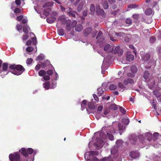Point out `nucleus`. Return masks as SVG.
<instances>
[{"label":"nucleus","mask_w":161,"mask_h":161,"mask_svg":"<svg viewBox=\"0 0 161 161\" xmlns=\"http://www.w3.org/2000/svg\"><path fill=\"white\" fill-rule=\"evenodd\" d=\"M9 68L13 70L11 71L12 74L17 75H21L25 70L24 67L20 64H11L9 66Z\"/></svg>","instance_id":"nucleus-1"},{"label":"nucleus","mask_w":161,"mask_h":161,"mask_svg":"<svg viewBox=\"0 0 161 161\" xmlns=\"http://www.w3.org/2000/svg\"><path fill=\"white\" fill-rule=\"evenodd\" d=\"M19 152H21L23 156L25 157H27L28 154H31L34 153V154L35 155L36 153V151H34L32 148H28L27 149L22 148L19 150Z\"/></svg>","instance_id":"nucleus-2"},{"label":"nucleus","mask_w":161,"mask_h":161,"mask_svg":"<svg viewBox=\"0 0 161 161\" xmlns=\"http://www.w3.org/2000/svg\"><path fill=\"white\" fill-rule=\"evenodd\" d=\"M88 153L89 156V158L87 159H91V161H99L98 158L94 156V155H97L99 154V152L97 151H90L88 153H86L85 155V158H86V155Z\"/></svg>","instance_id":"nucleus-3"},{"label":"nucleus","mask_w":161,"mask_h":161,"mask_svg":"<svg viewBox=\"0 0 161 161\" xmlns=\"http://www.w3.org/2000/svg\"><path fill=\"white\" fill-rule=\"evenodd\" d=\"M9 158L11 161H22V158H20V154L18 152L10 154Z\"/></svg>","instance_id":"nucleus-4"},{"label":"nucleus","mask_w":161,"mask_h":161,"mask_svg":"<svg viewBox=\"0 0 161 161\" xmlns=\"http://www.w3.org/2000/svg\"><path fill=\"white\" fill-rule=\"evenodd\" d=\"M140 55L143 61L147 62L151 58V54L149 53H145L143 52H140Z\"/></svg>","instance_id":"nucleus-5"},{"label":"nucleus","mask_w":161,"mask_h":161,"mask_svg":"<svg viewBox=\"0 0 161 161\" xmlns=\"http://www.w3.org/2000/svg\"><path fill=\"white\" fill-rule=\"evenodd\" d=\"M107 161H121V158L119 157L118 156L115 155V156H111L108 157Z\"/></svg>","instance_id":"nucleus-6"},{"label":"nucleus","mask_w":161,"mask_h":161,"mask_svg":"<svg viewBox=\"0 0 161 161\" xmlns=\"http://www.w3.org/2000/svg\"><path fill=\"white\" fill-rule=\"evenodd\" d=\"M114 53L115 54H118L119 56L122 55L123 54V50L120 48V47H116L114 49Z\"/></svg>","instance_id":"nucleus-7"},{"label":"nucleus","mask_w":161,"mask_h":161,"mask_svg":"<svg viewBox=\"0 0 161 161\" xmlns=\"http://www.w3.org/2000/svg\"><path fill=\"white\" fill-rule=\"evenodd\" d=\"M131 70L132 73H128L127 75L129 77H133L135 75V73L137 72V69L135 67L133 66L131 68Z\"/></svg>","instance_id":"nucleus-8"},{"label":"nucleus","mask_w":161,"mask_h":161,"mask_svg":"<svg viewBox=\"0 0 161 161\" xmlns=\"http://www.w3.org/2000/svg\"><path fill=\"white\" fill-rule=\"evenodd\" d=\"M66 12L69 16L75 18V14H77L76 12L72 10L70 8L68 9Z\"/></svg>","instance_id":"nucleus-9"},{"label":"nucleus","mask_w":161,"mask_h":161,"mask_svg":"<svg viewBox=\"0 0 161 161\" xmlns=\"http://www.w3.org/2000/svg\"><path fill=\"white\" fill-rule=\"evenodd\" d=\"M58 20L59 21L61 24L65 25L68 21H67L64 16H61L59 17L58 19Z\"/></svg>","instance_id":"nucleus-10"},{"label":"nucleus","mask_w":161,"mask_h":161,"mask_svg":"<svg viewBox=\"0 0 161 161\" xmlns=\"http://www.w3.org/2000/svg\"><path fill=\"white\" fill-rule=\"evenodd\" d=\"M92 32V29L90 27H88L85 29L83 32L84 35L86 36H87Z\"/></svg>","instance_id":"nucleus-11"},{"label":"nucleus","mask_w":161,"mask_h":161,"mask_svg":"<svg viewBox=\"0 0 161 161\" xmlns=\"http://www.w3.org/2000/svg\"><path fill=\"white\" fill-rule=\"evenodd\" d=\"M139 156V154L138 152H131L130 154V156L131 158H136L138 157Z\"/></svg>","instance_id":"nucleus-12"},{"label":"nucleus","mask_w":161,"mask_h":161,"mask_svg":"<svg viewBox=\"0 0 161 161\" xmlns=\"http://www.w3.org/2000/svg\"><path fill=\"white\" fill-rule=\"evenodd\" d=\"M134 82V80L131 78H128L125 80L123 83L125 85H127L129 84H132Z\"/></svg>","instance_id":"nucleus-13"},{"label":"nucleus","mask_w":161,"mask_h":161,"mask_svg":"<svg viewBox=\"0 0 161 161\" xmlns=\"http://www.w3.org/2000/svg\"><path fill=\"white\" fill-rule=\"evenodd\" d=\"M145 137L147 139V141L150 142L152 140L153 135L152 134L149 132H147L145 135Z\"/></svg>","instance_id":"nucleus-14"},{"label":"nucleus","mask_w":161,"mask_h":161,"mask_svg":"<svg viewBox=\"0 0 161 161\" xmlns=\"http://www.w3.org/2000/svg\"><path fill=\"white\" fill-rule=\"evenodd\" d=\"M83 29V26L81 24H78L75 26V30L78 32H80Z\"/></svg>","instance_id":"nucleus-15"},{"label":"nucleus","mask_w":161,"mask_h":161,"mask_svg":"<svg viewBox=\"0 0 161 161\" xmlns=\"http://www.w3.org/2000/svg\"><path fill=\"white\" fill-rule=\"evenodd\" d=\"M66 24V31H70L71 29L72 26L71 25V22L70 21H68Z\"/></svg>","instance_id":"nucleus-16"},{"label":"nucleus","mask_w":161,"mask_h":161,"mask_svg":"<svg viewBox=\"0 0 161 161\" xmlns=\"http://www.w3.org/2000/svg\"><path fill=\"white\" fill-rule=\"evenodd\" d=\"M118 151V148L117 147L114 146L113 147L111 150V154L115 155L116 154Z\"/></svg>","instance_id":"nucleus-17"},{"label":"nucleus","mask_w":161,"mask_h":161,"mask_svg":"<svg viewBox=\"0 0 161 161\" xmlns=\"http://www.w3.org/2000/svg\"><path fill=\"white\" fill-rule=\"evenodd\" d=\"M56 19V18L53 17H49L47 19V21L48 23L52 24L54 22Z\"/></svg>","instance_id":"nucleus-18"},{"label":"nucleus","mask_w":161,"mask_h":161,"mask_svg":"<svg viewBox=\"0 0 161 161\" xmlns=\"http://www.w3.org/2000/svg\"><path fill=\"white\" fill-rule=\"evenodd\" d=\"M136 139V137L135 136L133 135L131 136L130 138V142L133 144H135Z\"/></svg>","instance_id":"nucleus-19"},{"label":"nucleus","mask_w":161,"mask_h":161,"mask_svg":"<svg viewBox=\"0 0 161 161\" xmlns=\"http://www.w3.org/2000/svg\"><path fill=\"white\" fill-rule=\"evenodd\" d=\"M51 11V9L50 8H48L46 9H44L43 10L44 14L46 16H48L49 15Z\"/></svg>","instance_id":"nucleus-20"},{"label":"nucleus","mask_w":161,"mask_h":161,"mask_svg":"<svg viewBox=\"0 0 161 161\" xmlns=\"http://www.w3.org/2000/svg\"><path fill=\"white\" fill-rule=\"evenodd\" d=\"M96 12L97 13H99L101 15H103L104 11L103 9L100 8L99 6L97 7L96 8Z\"/></svg>","instance_id":"nucleus-21"},{"label":"nucleus","mask_w":161,"mask_h":161,"mask_svg":"<svg viewBox=\"0 0 161 161\" xmlns=\"http://www.w3.org/2000/svg\"><path fill=\"white\" fill-rule=\"evenodd\" d=\"M123 143V142L121 140H117L116 142V146H115L117 147L118 148L121 147Z\"/></svg>","instance_id":"nucleus-22"},{"label":"nucleus","mask_w":161,"mask_h":161,"mask_svg":"<svg viewBox=\"0 0 161 161\" xmlns=\"http://www.w3.org/2000/svg\"><path fill=\"white\" fill-rule=\"evenodd\" d=\"M28 28L29 29L30 28L28 27V26L27 24L24 25L23 27V31L26 34H28L29 32L28 30Z\"/></svg>","instance_id":"nucleus-23"},{"label":"nucleus","mask_w":161,"mask_h":161,"mask_svg":"<svg viewBox=\"0 0 161 161\" xmlns=\"http://www.w3.org/2000/svg\"><path fill=\"white\" fill-rule=\"evenodd\" d=\"M134 56L132 54H129L127 55L126 59L129 62L132 61L134 59Z\"/></svg>","instance_id":"nucleus-24"},{"label":"nucleus","mask_w":161,"mask_h":161,"mask_svg":"<svg viewBox=\"0 0 161 161\" xmlns=\"http://www.w3.org/2000/svg\"><path fill=\"white\" fill-rule=\"evenodd\" d=\"M138 138L139 139L140 141L142 143H143L146 138H145L143 135H140L138 136Z\"/></svg>","instance_id":"nucleus-25"},{"label":"nucleus","mask_w":161,"mask_h":161,"mask_svg":"<svg viewBox=\"0 0 161 161\" xmlns=\"http://www.w3.org/2000/svg\"><path fill=\"white\" fill-rule=\"evenodd\" d=\"M108 132L111 133H115V130L112 127H107L106 129Z\"/></svg>","instance_id":"nucleus-26"},{"label":"nucleus","mask_w":161,"mask_h":161,"mask_svg":"<svg viewBox=\"0 0 161 161\" xmlns=\"http://www.w3.org/2000/svg\"><path fill=\"white\" fill-rule=\"evenodd\" d=\"M145 13L147 15H151L152 14V9L150 8L147 9L145 10Z\"/></svg>","instance_id":"nucleus-27"},{"label":"nucleus","mask_w":161,"mask_h":161,"mask_svg":"<svg viewBox=\"0 0 161 161\" xmlns=\"http://www.w3.org/2000/svg\"><path fill=\"white\" fill-rule=\"evenodd\" d=\"M149 75L150 73L148 71H145L144 73L143 77L145 80H147L148 78Z\"/></svg>","instance_id":"nucleus-28"},{"label":"nucleus","mask_w":161,"mask_h":161,"mask_svg":"<svg viewBox=\"0 0 161 161\" xmlns=\"http://www.w3.org/2000/svg\"><path fill=\"white\" fill-rule=\"evenodd\" d=\"M115 35L117 36L121 37L122 38L125 37L126 36V34L123 32H115Z\"/></svg>","instance_id":"nucleus-29"},{"label":"nucleus","mask_w":161,"mask_h":161,"mask_svg":"<svg viewBox=\"0 0 161 161\" xmlns=\"http://www.w3.org/2000/svg\"><path fill=\"white\" fill-rule=\"evenodd\" d=\"M44 87L47 90L49 89L50 88V83L48 81L46 82L43 85Z\"/></svg>","instance_id":"nucleus-30"},{"label":"nucleus","mask_w":161,"mask_h":161,"mask_svg":"<svg viewBox=\"0 0 161 161\" xmlns=\"http://www.w3.org/2000/svg\"><path fill=\"white\" fill-rule=\"evenodd\" d=\"M109 108L113 110H116L118 109L117 105L115 104H111L109 106Z\"/></svg>","instance_id":"nucleus-31"},{"label":"nucleus","mask_w":161,"mask_h":161,"mask_svg":"<svg viewBox=\"0 0 161 161\" xmlns=\"http://www.w3.org/2000/svg\"><path fill=\"white\" fill-rule=\"evenodd\" d=\"M122 122L125 125H128L129 124L130 121L127 118H124L123 119Z\"/></svg>","instance_id":"nucleus-32"},{"label":"nucleus","mask_w":161,"mask_h":161,"mask_svg":"<svg viewBox=\"0 0 161 161\" xmlns=\"http://www.w3.org/2000/svg\"><path fill=\"white\" fill-rule=\"evenodd\" d=\"M107 137H108L110 140L113 141L114 139V136L108 133V132H106Z\"/></svg>","instance_id":"nucleus-33"},{"label":"nucleus","mask_w":161,"mask_h":161,"mask_svg":"<svg viewBox=\"0 0 161 161\" xmlns=\"http://www.w3.org/2000/svg\"><path fill=\"white\" fill-rule=\"evenodd\" d=\"M103 7L104 9H107L108 7V4L107 1H104L103 4Z\"/></svg>","instance_id":"nucleus-34"},{"label":"nucleus","mask_w":161,"mask_h":161,"mask_svg":"<svg viewBox=\"0 0 161 161\" xmlns=\"http://www.w3.org/2000/svg\"><path fill=\"white\" fill-rule=\"evenodd\" d=\"M46 74V72L44 70H41L38 73L39 75L40 76H43Z\"/></svg>","instance_id":"nucleus-35"},{"label":"nucleus","mask_w":161,"mask_h":161,"mask_svg":"<svg viewBox=\"0 0 161 161\" xmlns=\"http://www.w3.org/2000/svg\"><path fill=\"white\" fill-rule=\"evenodd\" d=\"M97 91L98 92V96H100L101 94L103 93L104 91L103 90V89L102 87H100L98 88Z\"/></svg>","instance_id":"nucleus-36"},{"label":"nucleus","mask_w":161,"mask_h":161,"mask_svg":"<svg viewBox=\"0 0 161 161\" xmlns=\"http://www.w3.org/2000/svg\"><path fill=\"white\" fill-rule=\"evenodd\" d=\"M58 32L59 35L61 36L64 35V31L62 29H60L59 30H58Z\"/></svg>","instance_id":"nucleus-37"},{"label":"nucleus","mask_w":161,"mask_h":161,"mask_svg":"<svg viewBox=\"0 0 161 161\" xmlns=\"http://www.w3.org/2000/svg\"><path fill=\"white\" fill-rule=\"evenodd\" d=\"M158 136V132L154 133L153 134V141H156Z\"/></svg>","instance_id":"nucleus-38"},{"label":"nucleus","mask_w":161,"mask_h":161,"mask_svg":"<svg viewBox=\"0 0 161 161\" xmlns=\"http://www.w3.org/2000/svg\"><path fill=\"white\" fill-rule=\"evenodd\" d=\"M109 89L111 90H114L116 89L117 86L116 85L112 84L109 87Z\"/></svg>","instance_id":"nucleus-39"},{"label":"nucleus","mask_w":161,"mask_h":161,"mask_svg":"<svg viewBox=\"0 0 161 161\" xmlns=\"http://www.w3.org/2000/svg\"><path fill=\"white\" fill-rule=\"evenodd\" d=\"M52 5V4L50 2L44 4L43 6V7L45 8H49Z\"/></svg>","instance_id":"nucleus-40"},{"label":"nucleus","mask_w":161,"mask_h":161,"mask_svg":"<svg viewBox=\"0 0 161 161\" xmlns=\"http://www.w3.org/2000/svg\"><path fill=\"white\" fill-rule=\"evenodd\" d=\"M118 127L119 130H122L125 128L124 125L120 123L118 124Z\"/></svg>","instance_id":"nucleus-41"},{"label":"nucleus","mask_w":161,"mask_h":161,"mask_svg":"<svg viewBox=\"0 0 161 161\" xmlns=\"http://www.w3.org/2000/svg\"><path fill=\"white\" fill-rule=\"evenodd\" d=\"M103 35V33L101 31H99L96 36V38L97 39L99 40V38H101V37Z\"/></svg>","instance_id":"nucleus-42"},{"label":"nucleus","mask_w":161,"mask_h":161,"mask_svg":"<svg viewBox=\"0 0 161 161\" xmlns=\"http://www.w3.org/2000/svg\"><path fill=\"white\" fill-rule=\"evenodd\" d=\"M90 10L92 12H94L95 10V7L94 4H91L90 6Z\"/></svg>","instance_id":"nucleus-43"},{"label":"nucleus","mask_w":161,"mask_h":161,"mask_svg":"<svg viewBox=\"0 0 161 161\" xmlns=\"http://www.w3.org/2000/svg\"><path fill=\"white\" fill-rule=\"evenodd\" d=\"M156 40V39L155 37L154 36H152L150 37L149 41L151 43H154Z\"/></svg>","instance_id":"nucleus-44"},{"label":"nucleus","mask_w":161,"mask_h":161,"mask_svg":"<svg viewBox=\"0 0 161 161\" xmlns=\"http://www.w3.org/2000/svg\"><path fill=\"white\" fill-rule=\"evenodd\" d=\"M88 108L90 109H93L95 108L94 105L91 103H89L88 104Z\"/></svg>","instance_id":"nucleus-45"},{"label":"nucleus","mask_w":161,"mask_h":161,"mask_svg":"<svg viewBox=\"0 0 161 161\" xmlns=\"http://www.w3.org/2000/svg\"><path fill=\"white\" fill-rule=\"evenodd\" d=\"M110 45L109 44H107L106 45L104 48V50L106 51L107 52H108V50H109L110 48Z\"/></svg>","instance_id":"nucleus-46"},{"label":"nucleus","mask_w":161,"mask_h":161,"mask_svg":"<svg viewBox=\"0 0 161 161\" xmlns=\"http://www.w3.org/2000/svg\"><path fill=\"white\" fill-rule=\"evenodd\" d=\"M33 62V59L31 58H28L27 59L26 63L27 65L31 64Z\"/></svg>","instance_id":"nucleus-47"},{"label":"nucleus","mask_w":161,"mask_h":161,"mask_svg":"<svg viewBox=\"0 0 161 161\" xmlns=\"http://www.w3.org/2000/svg\"><path fill=\"white\" fill-rule=\"evenodd\" d=\"M33 47H28L26 48V51L28 52H31L33 51Z\"/></svg>","instance_id":"nucleus-48"},{"label":"nucleus","mask_w":161,"mask_h":161,"mask_svg":"<svg viewBox=\"0 0 161 161\" xmlns=\"http://www.w3.org/2000/svg\"><path fill=\"white\" fill-rule=\"evenodd\" d=\"M125 23L129 25H130L132 23V20L130 18H127L125 19Z\"/></svg>","instance_id":"nucleus-49"},{"label":"nucleus","mask_w":161,"mask_h":161,"mask_svg":"<svg viewBox=\"0 0 161 161\" xmlns=\"http://www.w3.org/2000/svg\"><path fill=\"white\" fill-rule=\"evenodd\" d=\"M14 12L15 14H19L20 13L21 10L19 8H16L14 9Z\"/></svg>","instance_id":"nucleus-50"},{"label":"nucleus","mask_w":161,"mask_h":161,"mask_svg":"<svg viewBox=\"0 0 161 161\" xmlns=\"http://www.w3.org/2000/svg\"><path fill=\"white\" fill-rule=\"evenodd\" d=\"M138 6L135 4H131L128 6V8H136Z\"/></svg>","instance_id":"nucleus-51"},{"label":"nucleus","mask_w":161,"mask_h":161,"mask_svg":"<svg viewBox=\"0 0 161 161\" xmlns=\"http://www.w3.org/2000/svg\"><path fill=\"white\" fill-rule=\"evenodd\" d=\"M16 28L18 31H19L22 30V26L20 25H17L16 26Z\"/></svg>","instance_id":"nucleus-52"},{"label":"nucleus","mask_w":161,"mask_h":161,"mask_svg":"<svg viewBox=\"0 0 161 161\" xmlns=\"http://www.w3.org/2000/svg\"><path fill=\"white\" fill-rule=\"evenodd\" d=\"M29 38V36L27 35H24L22 36V39L23 41L27 40Z\"/></svg>","instance_id":"nucleus-53"},{"label":"nucleus","mask_w":161,"mask_h":161,"mask_svg":"<svg viewBox=\"0 0 161 161\" xmlns=\"http://www.w3.org/2000/svg\"><path fill=\"white\" fill-rule=\"evenodd\" d=\"M119 109L122 114H125L126 113V111L124 108H122V107H120Z\"/></svg>","instance_id":"nucleus-54"},{"label":"nucleus","mask_w":161,"mask_h":161,"mask_svg":"<svg viewBox=\"0 0 161 161\" xmlns=\"http://www.w3.org/2000/svg\"><path fill=\"white\" fill-rule=\"evenodd\" d=\"M129 47L130 48L134 50L133 51V52L135 54H136V50L135 49V48L132 45L130 44L129 45Z\"/></svg>","instance_id":"nucleus-55"},{"label":"nucleus","mask_w":161,"mask_h":161,"mask_svg":"<svg viewBox=\"0 0 161 161\" xmlns=\"http://www.w3.org/2000/svg\"><path fill=\"white\" fill-rule=\"evenodd\" d=\"M23 18V16L22 15H20L19 16L17 17L16 19L19 21H21Z\"/></svg>","instance_id":"nucleus-56"},{"label":"nucleus","mask_w":161,"mask_h":161,"mask_svg":"<svg viewBox=\"0 0 161 161\" xmlns=\"http://www.w3.org/2000/svg\"><path fill=\"white\" fill-rule=\"evenodd\" d=\"M32 42L34 45H36V37H33L31 39Z\"/></svg>","instance_id":"nucleus-57"},{"label":"nucleus","mask_w":161,"mask_h":161,"mask_svg":"<svg viewBox=\"0 0 161 161\" xmlns=\"http://www.w3.org/2000/svg\"><path fill=\"white\" fill-rule=\"evenodd\" d=\"M43 59V57L42 55H39L37 56L36 59V60H42Z\"/></svg>","instance_id":"nucleus-58"},{"label":"nucleus","mask_w":161,"mask_h":161,"mask_svg":"<svg viewBox=\"0 0 161 161\" xmlns=\"http://www.w3.org/2000/svg\"><path fill=\"white\" fill-rule=\"evenodd\" d=\"M132 17L134 19H137L139 18V15L138 14H133Z\"/></svg>","instance_id":"nucleus-59"},{"label":"nucleus","mask_w":161,"mask_h":161,"mask_svg":"<svg viewBox=\"0 0 161 161\" xmlns=\"http://www.w3.org/2000/svg\"><path fill=\"white\" fill-rule=\"evenodd\" d=\"M46 72L47 74L49 75H52L53 74V70L51 69H49L47 70Z\"/></svg>","instance_id":"nucleus-60"},{"label":"nucleus","mask_w":161,"mask_h":161,"mask_svg":"<svg viewBox=\"0 0 161 161\" xmlns=\"http://www.w3.org/2000/svg\"><path fill=\"white\" fill-rule=\"evenodd\" d=\"M118 86L121 89H123L125 88V86L121 82L119 83Z\"/></svg>","instance_id":"nucleus-61"},{"label":"nucleus","mask_w":161,"mask_h":161,"mask_svg":"<svg viewBox=\"0 0 161 161\" xmlns=\"http://www.w3.org/2000/svg\"><path fill=\"white\" fill-rule=\"evenodd\" d=\"M43 78L45 80H50V77L48 75H45L43 76Z\"/></svg>","instance_id":"nucleus-62"},{"label":"nucleus","mask_w":161,"mask_h":161,"mask_svg":"<svg viewBox=\"0 0 161 161\" xmlns=\"http://www.w3.org/2000/svg\"><path fill=\"white\" fill-rule=\"evenodd\" d=\"M77 23V21L75 20H74L73 21L71 24V26L73 27H74L76 25Z\"/></svg>","instance_id":"nucleus-63"},{"label":"nucleus","mask_w":161,"mask_h":161,"mask_svg":"<svg viewBox=\"0 0 161 161\" xmlns=\"http://www.w3.org/2000/svg\"><path fill=\"white\" fill-rule=\"evenodd\" d=\"M40 67L41 65L40 64H37L35 67V69L37 71L40 69Z\"/></svg>","instance_id":"nucleus-64"}]
</instances>
